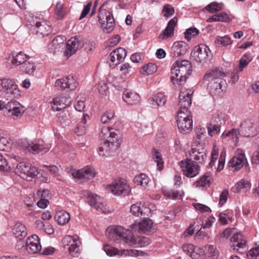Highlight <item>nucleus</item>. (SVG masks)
Returning a JSON list of instances; mask_svg holds the SVG:
<instances>
[{"label": "nucleus", "instance_id": "1", "mask_svg": "<svg viewBox=\"0 0 259 259\" xmlns=\"http://www.w3.org/2000/svg\"><path fill=\"white\" fill-rule=\"evenodd\" d=\"M99 137L104 140L98 150L99 154L102 157L110 156L120 146L121 135L117 130L104 126L101 129Z\"/></svg>", "mask_w": 259, "mask_h": 259}, {"label": "nucleus", "instance_id": "2", "mask_svg": "<svg viewBox=\"0 0 259 259\" xmlns=\"http://www.w3.org/2000/svg\"><path fill=\"white\" fill-rule=\"evenodd\" d=\"M192 69L190 61L184 60L175 61L171 68V80L174 83L182 84L185 82Z\"/></svg>", "mask_w": 259, "mask_h": 259}, {"label": "nucleus", "instance_id": "3", "mask_svg": "<svg viewBox=\"0 0 259 259\" xmlns=\"http://www.w3.org/2000/svg\"><path fill=\"white\" fill-rule=\"evenodd\" d=\"M17 162H18L15 172L20 177L27 181H30L32 178L38 174L36 167L26 161L19 156L14 155L13 157Z\"/></svg>", "mask_w": 259, "mask_h": 259}, {"label": "nucleus", "instance_id": "4", "mask_svg": "<svg viewBox=\"0 0 259 259\" xmlns=\"http://www.w3.org/2000/svg\"><path fill=\"white\" fill-rule=\"evenodd\" d=\"M0 92L10 98H17L20 95L18 85L13 80L9 78L0 79Z\"/></svg>", "mask_w": 259, "mask_h": 259}, {"label": "nucleus", "instance_id": "5", "mask_svg": "<svg viewBox=\"0 0 259 259\" xmlns=\"http://www.w3.org/2000/svg\"><path fill=\"white\" fill-rule=\"evenodd\" d=\"M108 189L115 195L126 196L131 191L126 181L123 179H115L108 185Z\"/></svg>", "mask_w": 259, "mask_h": 259}, {"label": "nucleus", "instance_id": "6", "mask_svg": "<svg viewBox=\"0 0 259 259\" xmlns=\"http://www.w3.org/2000/svg\"><path fill=\"white\" fill-rule=\"evenodd\" d=\"M183 175L188 178H193L197 176L200 171V166L191 159L187 158L179 162Z\"/></svg>", "mask_w": 259, "mask_h": 259}, {"label": "nucleus", "instance_id": "7", "mask_svg": "<svg viewBox=\"0 0 259 259\" xmlns=\"http://www.w3.org/2000/svg\"><path fill=\"white\" fill-rule=\"evenodd\" d=\"M259 131L258 123L253 119H247L240 125L239 133L240 136L249 137L257 134Z\"/></svg>", "mask_w": 259, "mask_h": 259}, {"label": "nucleus", "instance_id": "8", "mask_svg": "<svg viewBox=\"0 0 259 259\" xmlns=\"http://www.w3.org/2000/svg\"><path fill=\"white\" fill-rule=\"evenodd\" d=\"M66 170L70 173L73 178L82 180L83 181H88L93 179L96 173L94 168L89 166L78 170L73 169V167H68Z\"/></svg>", "mask_w": 259, "mask_h": 259}, {"label": "nucleus", "instance_id": "9", "mask_svg": "<svg viewBox=\"0 0 259 259\" xmlns=\"http://www.w3.org/2000/svg\"><path fill=\"white\" fill-rule=\"evenodd\" d=\"M192 56L196 62L203 63L210 60L211 53L208 46L201 44L194 48Z\"/></svg>", "mask_w": 259, "mask_h": 259}, {"label": "nucleus", "instance_id": "10", "mask_svg": "<svg viewBox=\"0 0 259 259\" xmlns=\"http://www.w3.org/2000/svg\"><path fill=\"white\" fill-rule=\"evenodd\" d=\"M63 246L65 250L72 256H75L79 252L80 241L76 238L66 236L62 241Z\"/></svg>", "mask_w": 259, "mask_h": 259}, {"label": "nucleus", "instance_id": "11", "mask_svg": "<svg viewBox=\"0 0 259 259\" xmlns=\"http://www.w3.org/2000/svg\"><path fill=\"white\" fill-rule=\"evenodd\" d=\"M231 247L239 253H244L247 250V241L242 234H234L231 238Z\"/></svg>", "mask_w": 259, "mask_h": 259}, {"label": "nucleus", "instance_id": "12", "mask_svg": "<svg viewBox=\"0 0 259 259\" xmlns=\"http://www.w3.org/2000/svg\"><path fill=\"white\" fill-rule=\"evenodd\" d=\"M246 163L247 161L244 152L241 149H238L235 152V155L228 162V166L231 167L233 170H238Z\"/></svg>", "mask_w": 259, "mask_h": 259}, {"label": "nucleus", "instance_id": "13", "mask_svg": "<svg viewBox=\"0 0 259 259\" xmlns=\"http://www.w3.org/2000/svg\"><path fill=\"white\" fill-rule=\"evenodd\" d=\"M78 85V82L73 76L64 77L56 80L55 86L59 90H68L72 91L75 90Z\"/></svg>", "mask_w": 259, "mask_h": 259}, {"label": "nucleus", "instance_id": "14", "mask_svg": "<svg viewBox=\"0 0 259 259\" xmlns=\"http://www.w3.org/2000/svg\"><path fill=\"white\" fill-rule=\"evenodd\" d=\"M126 56V50L122 48L113 51L110 53L108 60L110 66L114 68L122 62Z\"/></svg>", "mask_w": 259, "mask_h": 259}, {"label": "nucleus", "instance_id": "15", "mask_svg": "<svg viewBox=\"0 0 259 259\" xmlns=\"http://www.w3.org/2000/svg\"><path fill=\"white\" fill-rule=\"evenodd\" d=\"M226 76V73L222 68L214 67L208 69L204 76V79L208 82L219 81L223 80Z\"/></svg>", "mask_w": 259, "mask_h": 259}, {"label": "nucleus", "instance_id": "16", "mask_svg": "<svg viewBox=\"0 0 259 259\" xmlns=\"http://www.w3.org/2000/svg\"><path fill=\"white\" fill-rule=\"evenodd\" d=\"M141 222L135 223L132 226L133 231L139 233H143L148 234L150 233L152 229L153 222L151 220L148 218H145Z\"/></svg>", "mask_w": 259, "mask_h": 259}, {"label": "nucleus", "instance_id": "17", "mask_svg": "<svg viewBox=\"0 0 259 259\" xmlns=\"http://www.w3.org/2000/svg\"><path fill=\"white\" fill-rule=\"evenodd\" d=\"M84 196H87V201L93 207L99 211H104L103 199L100 196L90 192H85Z\"/></svg>", "mask_w": 259, "mask_h": 259}, {"label": "nucleus", "instance_id": "18", "mask_svg": "<svg viewBox=\"0 0 259 259\" xmlns=\"http://www.w3.org/2000/svg\"><path fill=\"white\" fill-rule=\"evenodd\" d=\"M26 249L29 253L31 254L37 253L40 251L41 246L38 236L33 235L27 239Z\"/></svg>", "mask_w": 259, "mask_h": 259}, {"label": "nucleus", "instance_id": "19", "mask_svg": "<svg viewBox=\"0 0 259 259\" xmlns=\"http://www.w3.org/2000/svg\"><path fill=\"white\" fill-rule=\"evenodd\" d=\"M107 231L109 232V238L113 241H115L122 240L125 235H126V232H128V229L120 226H117L107 230Z\"/></svg>", "mask_w": 259, "mask_h": 259}, {"label": "nucleus", "instance_id": "20", "mask_svg": "<svg viewBox=\"0 0 259 259\" xmlns=\"http://www.w3.org/2000/svg\"><path fill=\"white\" fill-rule=\"evenodd\" d=\"M189 49L188 45L183 41L175 42L171 48L170 54L173 58L184 55Z\"/></svg>", "mask_w": 259, "mask_h": 259}, {"label": "nucleus", "instance_id": "21", "mask_svg": "<svg viewBox=\"0 0 259 259\" xmlns=\"http://www.w3.org/2000/svg\"><path fill=\"white\" fill-rule=\"evenodd\" d=\"M193 93L191 89L182 87L179 95V106H190Z\"/></svg>", "mask_w": 259, "mask_h": 259}, {"label": "nucleus", "instance_id": "22", "mask_svg": "<svg viewBox=\"0 0 259 259\" xmlns=\"http://www.w3.org/2000/svg\"><path fill=\"white\" fill-rule=\"evenodd\" d=\"M131 212L135 216L145 217L150 213V209L142 202H138L132 205L131 207Z\"/></svg>", "mask_w": 259, "mask_h": 259}, {"label": "nucleus", "instance_id": "23", "mask_svg": "<svg viewBox=\"0 0 259 259\" xmlns=\"http://www.w3.org/2000/svg\"><path fill=\"white\" fill-rule=\"evenodd\" d=\"M70 103L69 99L65 96L56 97L53 99L52 108L55 111H60L65 108Z\"/></svg>", "mask_w": 259, "mask_h": 259}, {"label": "nucleus", "instance_id": "24", "mask_svg": "<svg viewBox=\"0 0 259 259\" xmlns=\"http://www.w3.org/2000/svg\"><path fill=\"white\" fill-rule=\"evenodd\" d=\"M79 43L76 37L71 38L67 41L64 54L67 58L74 54L78 49Z\"/></svg>", "mask_w": 259, "mask_h": 259}, {"label": "nucleus", "instance_id": "25", "mask_svg": "<svg viewBox=\"0 0 259 259\" xmlns=\"http://www.w3.org/2000/svg\"><path fill=\"white\" fill-rule=\"evenodd\" d=\"M122 98L125 102L131 105H137L140 101V96L133 91H125L123 94Z\"/></svg>", "mask_w": 259, "mask_h": 259}, {"label": "nucleus", "instance_id": "26", "mask_svg": "<svg viewBox=\"0 0 259 259\" xmlns=\"http://www.w3.org/2000/svg\"><path fill=\"white\" fill-rule=\"evenodd\" d=\"M225 82L224 80L219 81L208 82L207 87L210 93L215 96H221L224 91L222 83Z\"/></svg>", "mask_w": 259, "mask_h": 259}, {"label": "nucleus", "instance_id": "27", "mask_svg": "<svg viewBox=\"0 0 259 259\" xmlns=\"http://www.w3.org/2000/svg\"><path fill=\"white\" fill-rule=\"evenodd\" d=\"M179 130L181 133H189L193 127L192 118L177 120Z\"/></svg>", "mask_w": 259, "mask_h": 259}, {"label": "nucleus", "instance_id": "28", "mask_svg": "<svg viewBox=\"0 0 259 259\" xmlns=\"http://www.w3.org/2000/svg\"><path fill=\"white\" fill-rule=\"evenodd\" d=\"M212 180L211 175L207 172L195 182L194 186L196 188H208L210 186Z\"/></svg>", "mask_w": 259, "mask_h": 259}, {"label": "nucleus", "instance_id": "29", "mask_svg": "<svg viewBox=\"0 0 259 259\" xmlns=\"http://www.w3.org/2000/svg\"><path fill=\"white\" fill-rule=\"evenodd\" d=\"M13 233L17 238H24L27 236V230L25 226L21 222H17L14 226L13 229Z\"/></svg>", "mask_w": 259, "mask_h": 259}, {"label": "nucleus", "instance_id": "30", "mask_svg": "<svg viewBox=\"0 0 259 259\" xmlns=\"http://www.w3.org/2000/svg\"><path fill=\"white\" fill-rule=\"evenodd\" d=\"M166 99L164 94L161 93L157 94L154 97L150 98L148 102L149 105L153 106H163L164 105Z\"/></svg>", "mask_w": 259, "mask_h": 259}, {"label": "nucleus", "instance_id": "31", "mask_svg": "<svg viewBox=\"0 0 259 259\" xmlns=\"http://www.w3.org/2000/svg\"><path fill=\"white\" fill-rule=\"evenodd\" d=\"M55 219L57 223L61 226L67 224L70 220V214L65 210H61L56 212Z\"/></svg>", "mask_w": 259, "mask_h": 259}, {"label": "nucleus", "instance_id": "32", "mask_svg": "<svg viewBox=\"0 0 259 259\" xmlns=\"http://www.w3.org/2000/svg\"><path fill=\"white\" fill-rule=\"evenodd\" d=\"M250 187L251 184L248 181L245 179H241L238 182L235 186L232 187L231 190L234 193H239L243 189L247 191L250 189Z\"/></svg>", "mask_w": 259, "mask_h": 259}, {"label": "nucleus", "instance_id": "33", "mask_svg": "<svg viewBox=\"0 0 259 259\" xmlns=\"http://www.w3.org/2000/svg\"><path fill=\"white\" fill-rule=\"evenodd\" d=\"M251 60L252 58L250 54H244L239 60L238 67L235 68V71L236 73H239L240 72L242 71L244 68L248 65Z\"/></svg>", "mask_w": 259, "mask_h": 259}, {"label": "nucleus", "instance_id": "34", "mask_svg": "<svg viewBox=\"0 0 259 259\" xmlns=\"http://www.w3.org/2000/svg\"><path fill=\"white\" fill-rule=\"evenodd\" d=\"M149 179L147 175L145 174H141L135 176L134 179V183L137 186H141L145 188L149 183Z\"/></svg>", "mask_w": 259, "mask_h": 259}, {"label": "nucleus", "instance_id": "35", "mask_svg": "<svg viewBox=\"0 0 259 259\" xmlns=\"http://www.w3.org/2000/svg\"><path fill=\"white\" fill-rule=\"evenodd\" d=\"M190 106H179L178 111L177 120L192 118L190 111L188 110Z\"/></svg>", "mask_w": 259, "mask_h": 259}, {"label": "nucleus", "instance_id": "36", "mask_svg": "<svg viewBox=\"0 0 259 259\" xmlns=\"http://www.w3.org/2000/svg\"><path fill=\"white\" fill-rule=\"evenodd\" d=\"M163 195L168 199H181L182 195L181 192L178 190L173 189L162 190Z\"/></svg>", "mask_w": 259, "mask_h": 259}, {"label": "nucleus", "instance_id": "37", "mask_svg": "<svg viewBox=\"0 0 259 259\" xmlns=\"http://www.w3.org/2000/svg\"><path fill=\"white\" fill-rule=\"evenodd\" d=\"M229 15L225 13H221L218 14L213 15L212 16L209 18L207 21L208 22H229L230 21Z\"/></svg>", "mask_w": 259, "mask_h": 259}, {"label": "nucleus", "instance_id": "38", "mask_svg": "<svg viewBox=\"0 0 259 259\" xmlns=\"http://www.w3.org/2000/svg\"><path fill=\"white\" fill-rule=\"evenodd\" d=\"M27 56L22 52H20L16 54V56L13 57L11 60V63L15 66L22 65L26 61Z\"/></svg>", "mask_w": 259, "mask_h": 259}, {"label": "nucleus", "instance_id": "39", "mask_svg": "<svg viewBox=\"0 0 259 259\" xmlns=\"http://www.w3.org/2000/svg\"><path fill=\"white\" fill-rule=\"evenodd\" d=\"M49 149L50 147L45 145L43 140H38L37 143H33L32 152L46 153Z\"/></svg>", "mask_w": 259, "mask_h": 259}, {"label": "nucleus", "instance_id": "40", "mask_svg": "<svg viewBox=\"0 0 259 259\" xmlns=\"http://www.w3.org/2000/svg\"><path fill=\"white\" fill-rule=\"evenodd\" d=\"M239 135L240 136L239 130L237 131L235 128H233L231 130L225 131L224 132L222 135V137H228L229 139L234 140L235 142H237L239 139Z\"/></svg>", "mask_w": 259, "mask_h": 259}, {"label": "nucleus", "instance_id": "41", "mask_svg": "<svg viewBox=\"0 0 259 259\" xmlns=\"http://www.w3.org/2000/svg\"><path fill=\"white\" fill-rule=\"evenodd\" d=\"M152 155L154 161L157 163V169L161 170L163 167V161L161 154L156 149L153 148L152 151Z\"/></svg>", "mask_w": 259, "mask_h": 259}, {"label": "nucleus", "instance_id": "42", "mask_svg": "<svg viewBox=\"0 0 259 259\" xmlns=\"http://www.w3.org/2000/svg\"><path fill=\"white\" fill-rule=\"evenodd\" d=\"M191 159L198 161L202 163L206 158V155L204 152H199L198 150L192 149L190 153Z\"/></svg>", "mask_w": 259, "mask_h": 259}, {"label": "nucleus", "instance_id": "43", "mask_svg": "<svg viewBox=\"0 0 259 259\" xmlns=\"http://www.w3.org/2000/svg\"><path fill=\"white\" fill-rule=\"evenodd\" d=\"M126 244L130 246H133L136 247L137 243V236L133 235V233L128 230V232H126L123 240Z\"/></svg>", "mask_w": 259, "mask_h": 259}, {"label": "nucleus", "instance_id": "44", "mask_svg": "<svg viewBox=\"0 0 259 259\" xmlns=\"http://www.w3.org/2000/svg\"><path fill=\"white\" fill-rule=\"evenodd\" d=\"M21 70L25 73L32 74L36 69L34 63L31 61H26L20 68Z\"/></svg>", "mask_w": 259, "mask_h": 259}, {"label": "nucleus", "instance_id": "45", "mask_svg": "<svg viewBox=\"0 0 259 259\" xmlns=\"http://www.w3.org/2000/svg\"><path fill=\"white\" fill-rule=\"evenodd\" d=\"M224 5L222 3L212 2L205 7L206 11L210 13H216L223 9Z\"/></svg>", "mask_w": 259, "mask_h": 259}, {"label": "nucleus", "instance_id": "46", "mask_svg": "<svg viewBox=\"0 0 259 259\" xmlns=\"http://www.w3.org/2000/svg\"><path fill=\"white\" fill-rule=\"evenodd\" d=\"M157 66L153 63H148L144 66L141 70V73L144 75H150L157 71Z\"/></svg>", "mask_w": 259, "mask_h": 259}, {"label": "nucleus", "instance_id": "47", "mask_svg": "<svg viewBox=\"0 0 259 259\" xmlns=\"http://www.w3.org/2000/svg\"><path fill=\"white\" fill-rule=\"evenodd\" d=\"M33 143L28 141L27 139L22 140L18 142V145L20 149L28 151H32Z\"/></svg>", "mask_w": 259, "mask_h": 259}, {"label": "nucleus", "instance_id": "48", "mask_svg": "<svg viewBox=\"0 0 259 259\" xmlns=\"http://www.w3.org/2000/svg\"><path fill=\"white\" fill-rule=\"evenodd\" d=\"M104 250L107 254L110 256L122 254V251L119 250L117 248L108 244L104 246Z\"/></svg>", "mask_w": 259, "mask_h": 259}, {"label": "nucleus", "instance_id": "49", "mask_svg": "<svg viewBox=\"0 0 259 259\" xmlns=\"http://www.w3.org/2000/svg\"><path fill=\"white\" fill-rule=\"evenodd\" d=\"M55 15L57 19H62L65 15L63 5L60 2H58L56 4Z\"/></svg>", "mask_w": 259, "mask_h": 259}, {"label": "nucleus", "instance_id": "50", "mask_svg": "<svg viewBox=\"0 0 259 259\" xmlns=\"http://www.w3.org/2000/svg\"><path fill=\"white\" fill-rule=\"evenodd\" d=\"M121 39L118 34H114L110 37L107 41V46L108 47L113 48L116 46Z\"/></svg>", "mask_w": 259, "mask_h": 259}, {"label": "nucleus", "instance_id": "51", "mask_svg": "<svg viewBox=\"0 0 259 259\" xmlns=\"http://www.w3.org/2000/svg\"><path fill=\"white\" fill-rule=\"evenodd\" d=\"M10 143L7 138L0 133V150L5 151L9 148Z\"/></svg>", "mask_w": 259, "mask_h": 259}, {"label": "nucleus", "instance_id": "52", "mask_svg": "<svg viewBox=\"0 0 259 259\" xmlns=\"http://www.w3.org/2000/svg\"><path fill=\"white\" fill-rule=\"evenodd\" d=\"M204 255V250L202 248H194L190 256L192 259H202Z\"/></svg>", "mask_w": 259, "mask_h": 259}, {"label": "nucleus", "instance_id": "53", "mask_svg": "<svg viewBox=\"0 0 259 259\" xmlns=\"http://www.w3.org/2000/svg\"><path fill=\"white\" fill-rule=\"evenodd\" d=\"M225 158L226 151L224 149H223L221 152L220 156L219 159L218 165L217 167L218 171H220L224 168L225 163Z\"/></svg>", "mask_w": 259, "mask_h": 259}, {"label": "nucleus", "instance_id": "54", "mask_svg": "<svg viewBox=\"0 0 259 259\" xmlns=\"http://www.w3.org/2000/svg\"><path fill=\"white\" fill-rule=\"evenodd\" d=\"M36 27L37 28L38 30H36V32H39V31L41 32H43L44 31H51V27L47 25L45 22H36Z\"/></svg>", "mask_w": 259, "mask_h": 259}, {"label": "nucleus", "instance_id": "55", "mask_svg": "<svg viewBox=\"0 0 259 259\" xmlns=\"http://www.w3.org/2000/svg\"><path fill=\"white\" fill-rule=\"evenodd\" d=\"M219 155V150L216 148L215 146H214L211 153V159L208 164V167L212 168L214 165V162L218 158Z\"/></svg>", "mask_w": 259, "mask_h": 259}, {"label": "nucleus", "instance_id": "56", "mask_svg": "<svg viewBox=\"0 0 259 259\" xmlns=\"http://www.w3.org/2000/svg\"><path fill=\"white\" fill-rule=\"evenodd\" d=\"M137 243L136 245V247L146 246L151 242L148 238L145 237H140L139 236H137Z\"/></svg>", "mask_w": 259, "mask_h": 259}, {"label": "nucleus", "instance_id": "57", "mask_svg": "<svg viewBox=\"0 0 259 259\" xmlns=\"http://www.w3.org/2000/svg\"><path fill=\"white\" fill-rule=\"evenodd\" d=\"M177 20L174 18L171 19L168 23L166 27L161 32H174L175 27L177 24Z\"/></svg>", "mask_w": 259, "mask_h": 259}, {"label": "nucleus", "instance_id": "58", "mask_svg": "<svg viewBox=\"0 0 259 259\" xmlns=\"http://www.w3.org/2000/svg\"><path fill=\"white\" fill-rule=\"evenodd\" d=\"M207 130L208 135L212 137L220 132V126L210 123L207 126Z\"/></svg>", "mask_w": 259, "mask_h": 259}, {"label": "nucleus", "instance_id": "59", "mask_svg": "<svg viewBox=\"0 0 259 259\" xmlns=\"http://www.w3.org/2000/svg\"><path fill=\"white\" fill-rule=\"evenodd\" d=\"M174 9L169 5H166L164 6L162 10L163 16L168 18L174 13Z\"/></svg>", "mask_w": 259, "mask_h": 259}, {"label": "nucleus", "instance_id": "60", "mask_svg": "<svg viewBox=\"0 0 259 259\" xmlns=\"http://www.w3.org/2000/svg\"><path fill=\"white\" fill-rule=\"evenodd\" d=\"M114 116V113L112 111H107L104 113L101 117V121L103 123H107Z\"/></svg>", "mask_w": 259, "mask_h": 259}, {"label": "nucleus", "instance_id": "61", "mask_svg": "<svg viewBox=\"0 0 259 259\" xmlns=\"http://www.w3.org/2000/svg\"><path fill=\"white\" fill-rule=\"evenodd\" d=\"M10 169V166L6 159L0 153V170L8 171Z\"/></svg>", "mask_w": 259, "mask_h": 259}, {"label": "nucleus", "instance_id": "62", "mask_svg": "<svg viewBox=\"0 0 259 259\" xmlns=\"http://www.w3.org/2000/svg\"><path fill=\"white\" fill-rule=\"evenodd\" d=\"M36 197L38 198L44 199L45 200H48L50 197V192L48 190H39L37 192Z\"/></svg>", "mask_w": 259, "mask_h": 259}, {"label": "nucleus", "instance_id": "63", "mask_svg": "<svg viewBox=\"0 0 259 259\" xmlns=\"http://www.w3.org/2000/svg\"><path fill=\"white\" fill-rule=\"evenodd\" d=\"M193 206L195 208V209L199 210L201 212L211 211V209L207 206L199 203H193Z\"/></svg>", "mask_w": 259, "mask_h": 259}, {"label": "nucleus", "instance_id": "64", "mask_svg": "<svg viewBox=\"0 0 259 259\" xmlns=\"http://www.w3.org/2000/svg\"><path fill=\"white\" fill-rule=\"evenodd\" d=\"M133 70V67L128 63H125L120 67V71L122 74L126 75L130 73Z\"/></svg>", "mask_w": 259, "mask_h": 259}]
</instances>
